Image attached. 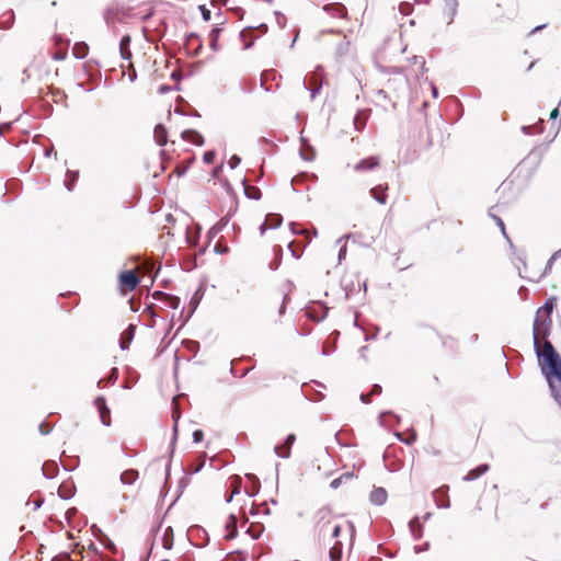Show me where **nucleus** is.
Instances as JSON below:
<instances>
[{
	"label": "nucleus",
	"mask_w": 561,
	"mask_h": 561,
	"mask_svg": "<svg viewBox=\"0 0 561 561\" xmlns=\"http://www.w3.org/2000/svg\"><path fill=\"white\" fill-rule=\"evenodd\" d=\"M381 391H382L381 386H379V385H374V386H373V389H371V391H370V394H371V396H373V394H380V393H381Z\"/></svg>",
	"instance_id": "53"
},
{
	"label": "nucleus",
	"mask_w": 561,
	"mask_h": 561,
	"mask_svg": "<svg viewBox=\"0 0 561 561\" xmlns=\"http://www.w3.org/2000/svg\"><path fill=\"white\" fill-rule=\"evenodd\" d=\"M340 533H341V527L340 525H334L332 527V530H331V534H330V537L331 538H337L340 536Z\"/></svg>",
	"instance_id": "48"
},
{
	"label": "nucleus",
	"mask_w": 561,
	"mask_h": 561,
	"mask_svg": "<svg viewBox=\"0 0 561 561\" xmlns=\"http://www.w3.org/2000/svg\"><path fill=\"white\" fill-rule=\"evenodd\" d=\"M173 419H174V432H176V430H178L176 422L180 419L179 412L173 413Z\"/></svg>",
	"instance_id": "59"
},
{
	"label": "nucleus",
	"mask_w": 561,
	"mask_h": 561,
	"mask_svg": "<svg viewBox=\"0 0 561 561\" xmlns=\"http://www.w3.org/2000/svg\"><path fill=\"white\" fill-rule=\"evenodd\" d=\"M321 70H322V68L318 67L317 70L314 71L313 77L311 78L312 88H309L307 85L306 81L302 82V85H304L305 90H311V99H313L316 96V94L321 89V82H320V71Z\"/></svg>",
	"instance_id": "9"
},
{
	"label": "nucleus",
	"mask_w": 561,
	"mask_h": 561,
	"mask_svg": "<svg viewBox=\"0 0 561 561\" xmlns=\"http://www.w3.org/2000/svg\"><path fill=\"white\" fill-rule=\"evenodd\" d=\"M69 560H70V556L68 553L57 556L51 559V561H69Z\"/></svg>",
	"instance_id": "50"
},
{
	"label": "nucleus",
	"mask_w": 561,
	"mask_h": 561,
	"mask_svg": "<svg viewBox=\"0 0 561 561\" xmlns=\"http://www.w3.org/2000/svg\"><path fill=\"white\" fill-rule=\"evenodd\" d=\"M241 162V159L240 157H238L237 154H233L229 161H228V165L231 168V169H236Z\"/></svg>",
	"instance_id": "43"
},
{
	"label": "nucleus",
	"mask_w": 561,
	"mask_h": 561,
	"mask_svg": "<svg viewBox=\"0 0 561 561\" xmlns=\"http://www.w3.org/2000/svg\"><path fill=\"white\" fill-rule=\"evenodd\" d=\"M296 227H297V225H296V224H294V222H291V224H290V229H291V232H293L294 234H298V233H302V232H304V231H299V230H297V229H296Z\"/></svg>",
	"instance_id": "58"
},
{
	"label": "nucleus",
	"mask_w": 561,
	"mask_h": 561,
	"mask_svg": "<svg viewBox=\"0 0 561 561\" xmlns=\"http://www.w3.org/2000/svg\"><path fill=\"white\" fill-rule=\"evenodd\" d=\"M42 504H43V501H42V500H36V501L34 502V510L39 508V507L42 506Z\"/></svg>",
	"instance_id": "61"
},
{
	"label": "nucleus",
	"mask_w": 561,
	"mask_h": 561,
	"mask_svg": "<svg viewBox=\"0 0 561 561\" xmlns=\"http://www.w3.org/2000/svg\"><path fill=\"white\" fill-rule=\"evenodd\" d=\"M431 87H432V94H433V96L437 98L438 96V90H437L436 85L432 84Z\"/></svg>",
	"instance_id": "60"
},
{
	"label": "nucleus",
	"mask_w": 561,
	"mask_h": 561,
	"mask_svg": "<svg viewBox=\"0 0 561 561\" xmlns=\"http://www.w3.org/2000/svg\"><path fill=\"white\" fill-rule=\"evenodd\" d=\"M296 440V436L294 434H289L285 440V444L283 447L275 446L274 450L277 454V456L282 458H288L290 456V448Z\"/></svg>",
	"instance_id": "7"
},
{
	"label": "nucleus",
	"mask_w": 561,
	"mask_h": 561,
	"mask_svg": "<svg viewBox=\"0 0 561 561\" xmlns=\"http://www.w3.org/2000/svg\"><path fill=\"white\" fill-rule=\"evenodd\" d=\"M397 436L400 440L404 442L408 445L413 444L416 439V434L414 432H412L408 438H402L401 434H399V433L397 434Z\"/></svg>",
	"instance_id": "42"
},
{
	"label": "nucleus",
	"mask_w": 561,
	"mask_h": 561,
	"mask_svg": "<svg viewBox=\"0 0 561 561\" xmlns=\"http://www.w3.org/2000/svg\"><path fill=\"white\" fill-rule=\"evenodd\" d=\"M161 296V298L163 299V304L167 306V307H170L172 309H176L179 308L180 306V298L176 297V296H172V295H169V294H164V293H156V297L157 296Z\"/></svg>",
	"instance_id": "21"
},
{
	"label": "nucleus",
	"mask_w": 561,
	"mask_h": 561,
	"mask_svg": "<svg viewBox=\"0 0 561 561\" xmlns=\"http://www.w3.org/2000/svg\"><path fill=\"white\" fill-rule=\"evenodd\" d=\"M388 190V184L386 185H378L376 187H373L369 193L379 204H386L387 203V194L386 191Z\"/></svg>",
	"instance_id": "12"
},
{
	"label": "nucleus",
	"mask_w": 561,
	"mask_h": 561,
	"mask_svg": "<svg viewBox=\"0 0 561 561\" xmlns=\"http://www.w3.org/2000/svg\"><path fill=\"white\" fill-rule=\"evenodd\" d=\"M215 157H216L215 151H206V152L204 153L203 159H204V161H205L206 163H211V162L214 161Z\"/></svg>",
	"instance_id": "45"
},
{
	"label": "nucleus",
	"mask_w": 561,
	"mask_h": 561,
	"mask_svg": "<svg viewBox=\"0 0 561 561\" xmlns=\"http://www.w3.org/2000/svg\"><path fill=\"white\" fill-rule=\"evenodd\" d=\"M138 479V471L135 469L125 470L121 474V481L123 484H133Z\"/></svg>",
	"instance_id": "23"
},
{
	"label": "nucleus",
	"mask_w": 561,
	"mask_h": 561,
	"mask_svg": "<svg viewBox=\"0 0 561 561\" xmlns=\"http://www.w3.org/2000/svg\"><path fill=\"white\" fill-rule=\"evenodd\" d=\"M215 251L219 254L227 253L229 251L228 247H220L219 244L215 245Z\"/></svg>",
	"instance_id": "51"
},
{
	"label": "nucleus",
	"mask_w": 561,
	"mask_h": 561,
	"mask_svg": "<svg viewBox=\"0 0 561 561\" xmlns=\"http://www.w3.org/2000/svg\"><path fill=\"white\" fill-rule=\"evenodd\" d=\"M118 282L119 285L127 290H134L138 286L140 279L135 272L124 271L119 273Z\"/></svg>",
	"instance_id": "3"
},
{
	"label": "nucleus",
	"mask_w": 561,
	"mask_h": 561,
	"mask_svg": "<svg viewBox=\"0 0 561 561\" xmlns=\"http://www.w3.org/2000/svg\"><path fill=\"white\" fill-rule=\"evenodd\" d=\"M255 27H249V28H245L243 30L241 33H240V36L241 38L245 39L248 34L251 33L252 30H254ZM261 33H266L267 32V25L262 23L260 24L257 27H256Z\"/></svg>",
	"instance_id": "34"
},
{
	"label": "nucleus",
	"mask_w": 561,
	"mask_h": 561,
	"mask_svg": "<svg viewBox=\"0 0 561 561\" xmlns=\"http://www.w3.org/2000/svg\"><path fill=\"white\" fill-rule=\"evenodd\" d=\"M283 217L278 214H268L265 221L261 225V233H264L267 228H277L282 225Z\"/></svg>",
	"instance_id": "8"
},
{
	"label": "nucleus",
	"mask_w": 561,
	"mask_h": 561,
	"mask_svg": "<svg viewBox=\"0 0 561 561\" xmlns=\"http://www.w3.org/2000/svg\"><path fill=\"white\" fill-rule=\"evenodd\" d=\"M135 330H136V327L134 324H129V327L122 333V335H121L122 350L128 348L129 344L133 341Z\"/></svg>",
	"instance_id": "16"
},
{
	"label": "nucleus",
	"mask_w": 561,
	"mask_h": 561,
	"mask_svg": "<svg viewBox=\"0 0 561 561\" xmlns=\"http://www.w3.org/2000/svg\"><path fill=\"white\" fill-rule=\"evenodd\" d=\"M201 13L203 15L204 21L210 20V10H208L205 5H199Z\"/></svg>",
	"instance_id": "46"
},
{
	"label": "nucleus",
	"mask_w": 561,
	"mask_h": 561,
	"mask_svg": "<svg viewBox=\"0 0 561 561\" xmlns=\"http://www.w3.org/2000/svg\"><path fill=\"white\" fill-rule=\"evenodd\" d=\"M379 165V160L377 157H369L360 160L358 163L354 165V170L357 172L360 171H369Z\"/></svg>",
	"instance_id": "6"
},
{
	"label": "nucleus",
	"mask_w": 561,
	"mask_h": 561,
	"mask_svg": "<svg viewBox=\"0 0 561 561\" xmlns=\"http://www.w3.org/2000/svg\"><path fill=\"white\" fill-rule=\"evenodd\" d=\"M226 527L227 529H237V517L234 515L229 516Z\"/></svg>",
	"instance_id": "44"
},
{
	"label": "nucleus",
	"mask_w": 561,
	"mask_h": 561,
	"mask_svg": "<svg viewBox=\"0 0 561 561\" xmlns=\"http://www.w3.org/2000/svg\"><path fill=\"white\" fill-rule=\"evenodd\" d=\"M42 471L47 479H53L58 472V465L56 461H46L42 467Z\"/></svg>",
	"instance_id": "19"
},
{
	"label": "nucleus",
	"mask_w": 561,
	"mask_h": 561,
	"mask_svg": "<svg viewBox=\"0 0 561 561\" xmlns=\"http://www.w3.org/2000/svg\"><path fill=\"white\" fill-rule=\"evenodd\" d=\"M39 432L43 434V435H46L50 432L49 428H45V424H41L39 425Z\"/></svg>",
	"instance_id": "57"
},
{
	"label": "nucleus",
	"mask_w": 561,
	"mask_h": 561,
	"mask_svg": "<svg viewBox=\"0 0 561 561\" xmlns=\"http://www.w3.org/2000/svg\"><path fill=\"white\" fill-rule=\"evenodd\" d=\"M220 32H221V28L219 26H215L210 32H209V45H210V48L215 51H217L219 49V46H218V38H219V35H220Z\"/></svg>",
	"instance_id": "24"
},
{
	"label": "nucleus",
	"mask_w": 561,
	"mask_h": 561,
	"mask_svg": "<svg viewBox=\"0 0 561 561\" xmlns=\"http://www.w3.org/2000/svg\"><path fill=\"white\" fill-rule=\"evenodd\" d=\"M348 49H350V42L343 41L342 43H340L336 46V54H337V56L343 57L348 53Z\"/></svg>",
	"instance_id": "33"
},
{
	"label": "nucleus",
	"mask_w": 561,
	"mask_h": 561,
	"mask_svg": "<svg viewBox=\"0 0 561 561\" xmlns=\"http://www.w3.org/2000/svg\"><path fill=\"white\" fill-rule=\"evenodd\" d=\"M162 546L168 550L173 547V529L170 526L167 527L163 531Z\"/></svg>",
	"instance_id": "26"
},
{
	"label": "nucleus",
	"mask_w": 561,
	"mask_h": 561,
	"mask_svg": "<svg viewBox=\"0 0 561 561\" xmlns=\"http://www.w3.org/2000/svg\"><path fill=\"white\" fill-rule=\"evenodd\" d=\"M547 327L537 319L534 322V346L539 365L546 377L554 400L561 405V357L550 341L545 339L541 345L540 336L546 337Z\"/></svg>",
	"instance_id": "1"
},
{
	"label": "nucleus",
	"mask_w": 561,
	"mask_h": 561,
	"mask_svg": "<svg viewBox=\"0 0 561 561\" xmlns=\"http://www.w3.org/2000/svg\"><path fill=\"white\" fill-rule=\"evenodd\" d=\"M116 375H117V373H116V368H115V369H113V373H112V376L110 378V381H115Z\"/></svg>",
	"instance_id": "64"
},
{
	"label": "nucleus",
	"mask_w": 561,
	"mask_h": 561,
	"mask_svg": "<svg viewBox=\"0 0 561 561\" xmlns=\"http://www.w3.org/2000/svg\"><path fill=\"white\" fill-rule=\"evenodd\" d=\"M352 477H353L352 473H345V474H343V476L332 480L331 483H330V486L332 489H337L341 485L343 479H350Z\"/></svg>",
	"instance_id": "40"
},
{
	"label": "nucleus",
	"mask_w": 561,
	"mask_h": 561,
	"mask_svg": "<svg viewBox=\"0 0 561 561\" xmlns=\"http://www.w3.org/2000/svg\"><path fill=\"white\" fill-rule=\"evenodd\" d=\"M300 156L304 160L312 161L316 157V151L306 138L301 137Z\"/></svg>",
	"instance_id": "11"
},
{
	"label": "nucleus",
	"mask_w": 561,
	"mask_h": 561,
	"mask_svg": "<svg viewBox=\"0 0 561 561\" xmlns=\"http://www.w3.org/2000/svg\"><path fill=\"white\" fill-rule=\"evenodd\" d=\"M387 415H391V416L396 417L397 421H399V416L392 414L391 412H385V413L380 414V421L383 422V417Z\"/></svg>",
	"instance_id": "56"
},
{
	"label": "nucleus",
	"mask_w": 561,
	"mask_h": 561,
	"mask_svg": "<svg viewBox=\"0 0 561 561\" xmlns=\"http://www.w3.org/2000/svg\"><path fill=\"white\" fill-rule=\"evenodd\" d=\"M409 527L414 539L417 540L422 537V528L417 516L410 520Z\"/></svg>",
	"instance_id": "25"
},
{
	"label": "nucleus",
	"mask_w": 561,
	"mask_h": 561,
	"mask_svg": "<svg viewBox=\"0 0 561 561\" xmlns=\"http://www.w3.org/2000/svg\"><path fill=\"white\" fill-rule=\"evenodd\" d=\"M370 502L376 505H382L387 501V491L383 488H376L370 492Z\"/></svg>",
	"instance_id": "13"
},
{
	"label": "nucleus",
	"mask_w": 561,
	"mask_h": 561,
	"mask_svg": "<svg viewBox=\"0 0 561 561\" xmlns=\"http://www.w3.org/2000/svg\"><path fill=\"white\" fill-rule=\"evenodd\" d=\"M447 486H440L433 492V497L438 507L447 508L449 507V497L447 494Z\"/></svg>",
	"instance_id": "5"
},
{
	"label": "nucleus",
	"mask_w": 561,
	"mask_h": 561,
	"mask_svg": "<svg viewBox=\"0 0 561 561\" xmlns=\"http://www.w3.org/2000/svg\"><path fill=\"white\" fill-rule=\"evenodd\" d=\"M489 465L482 463L478 466L477 468L470 470L465 477V481H473L478 479L480 476L484 474L489 470Z\"/></svg>",
	"instance_id": "18"
},
{
	"label": "nucleus",
	"mask_w": 561,
	"mask_h": 561,
	"mask_svg": "<svg viewBox=\"0 0 561 561\" xmlns=\"http://www.w3.org/2000/svg\"><path fill=\"white\" fill-rule=\"evenodd\" d=\"M228 530H229V533L226 535L227 540H231L237 537V534H238L237 529H228Z\"/></svg>",
	"instance_id": "52"
},
{
	"label": "nucleus",
	"mask_w": 561,
	"mask_h": 561,
	"mask_svg": "<svg viewBox=\"0 0 561 561\" xmlns=\"http://www.w3.org/2000/svg\"><path fill=\"white\" fill-rule=\"evenodd\" d=\"M263 529H264V527L261 524L251 525L247 529V533L251 536L252 539H257L262 535Z\"/></svg>",
	"instance_id": "31"
},
{
	"label": "nucleus",
	"mask_w": 561,
	"mask_h": 561,
	"mask_svg": "<svg viewBox=\"0 0 561 561\" xmlns=\"http://www.w3.org/2000/svg\"><path fill=\"white\" fill-rule=\"evenodd\" d=\"M154 139L159 146H164L168 140V133L162 124H158L154 127Z\"/></svg>",
	"instance_id": "20"
},
{
	"label": "nucleus",
	"mask_w": 561,
	"mask_h": 561,
	"mask_svg": "<svg viewBox=\"0 0 561 561\" xmlns=\"http://www.w3.org/2000/svg\"><path fill=\"white\" fill-rule=\"evenodd\" d=\"M94 404H95L96 409L99 410L102 424L105 426H110L111 425L110 409L106 405L104 397L95 398Z\"/></svg>",
	"instance_id": "4"
},
{
	"label": "nucleus",
	"mask_w": 561,
	"mask_h": 561,
	"mask_svg": "<svg viewBox=\"0 0 561 561\" xmlns=\"http://www.w3.org/2000/svg\"><path fill=\"white\" fill-rule=\"evenodd\" d=\"M552 308H553V302L548 300L546 302V305L543 306V308H541L537 311L535 321L538 319L539 322L545 321V324H547V319L550 321V313L552 312ZM546 327L548 328V325H546Z\"/></svg>",
	"instance_id": "15"
},
{
	"label": "nucleus",
	"mask_w": 561,
	"mask_h": 561,
	"mask_svg": "<svg viewBox=\"0 0 561 561\" xmlns=\"http://www.w3.org/2000/svg\"><path fill=\"white\" fill-rule=\"evenodd\" d=\"M332 514L328 507L320 508L316 515V529L320 537H325L329 533V525L331 523Z\"/></svg>",
	"instance_id": "2"
},
{
	"label": "nucleus",
	"mask_w": 561,
	"mask_h": 561,
	"mask_svg": "<svg viewBox=\"0 0 561 561\" xmlns=\"http://www.w3.org/2000/svg\"><path fill=\"white\" fill-rule=\"evenodd\" d=\"M67 180L65 181V186L68 191H72V187L78 180L79 173L78 171H67Z\"/></svg>",
	"instance_id": "27"
},
{
	"label": "nucleus",
	"mask_w": 561,
	"mask_h": 561,
	"mask_svg": "<svg viewBox=\"0 0 561 561\" xmlns=\"http://www.w3.org/2000/svg\"><path fill=\"white\" fill-rule=\"evenodd\" d=\"M54 41L56 45H60L61 43H64V38L61 35H54Z\"/></svg>",
	"instance_id": "55"
},
{
	"label": "nucleus",
	"mask_w": 561,
	"mask_h": 561,
	"mask_svg": "<svg viewBox=\"0 0 561 561\" xmlns=\"http://www.w3.org/2000/svg\"><path fill=\"white\" fill-rule=\"evenodd\" d=\"M89 46L84 42H78L72 47V54L76 58L82 59L88 55Z\"/></svg>",
	"instance_id": "22"
},
{
	"label": "nucleus",
	"mask_w": 561,
	"mask_h": 561,
	"mask_svg": "<svg viewBox=\"0 0 561 561\" xmlns=\"http://www.w3.org/2000/svg\"><path fill=\"white\" fill-rule=\"evenodd\" d=\"M247 478H248L249 480H251V481L253 482V484H254V485H253V491H252L251 493H248L250 496H253V495H255V494L259 492L260 481H259V479H257L254 474H252V473H248V474H247Z\"/></svg>",
	"instance_id": "38"
},
{
	"label": "nucleus",
	"mask_w": 561,
	"mask_h": 561,
	"mask_svg": "<svg viewBox=\"0 0 561 561\" xmlns=\"http://www.w3.org/2000/svg\"><path fill=\"white\" fill-rule=\"evenodd\" d=\"M346 256V243H343L339 251V262H342Z\"/></svg>",
	"instance_id": "49"
},
{
	"label": "nucleus",
	"mask_w": 561,
	"mask_h": 561,
	"mask_svg": "<svg viewBox=\"0 0 561 561\" xmlns=\"http://www.w3.org/2000/svg\"><path fill=\"white\" fill-rule=\"evenodd\" d=\"M545 26H546L545 24H543V25H538V26H536V27L530 32V34H535L536 32H538V31L542 30Z\"/></svg>",
	"instance_id": "63"
},
{
	"label": "nucleus",
	"mask_w": 561,
	"mask_h": 561,
	"mask_svg": "<svg viewBox=\"0 0 561 561\" xmlns=\"http://www.w3.org/2000/svg\"><path fill=\"white\" fill-rule=\"evenodd\" d=\"M369 110H360L356 113L354 117V127L356 130L362 131L366 125V122L369 117Z\"/></svg>",
	"instance_id": "14"
},
{
	"label": "nucleus",
	"mask_w": 561,
	"mask_h": 561,
	"mask_svg": "<svg viewBox=\"0 0 561 561\" xmlns=\"http://www.w3.org/2000/svg\"><path fill=\"white\" fill-rule=\"evenodd\" d=\"M561 256V249L559 251H557L547 262V265H546V268L543 271V275H547L551 268H552V265H553V262Z\"/></svg>",
	"instance_id": "36"
},
{
	"label": "nucleus",
	"mask_w": 561,
	"mask_h": 561,
	"mask_svg": "<svg viewBox=\"0 0 561 561\" xmlns=\"http://www.w3.org/2000/svg\"><path fill=\"white\" fill-rule=\"evenodd\" d=\"M197 38H198V36H197L196 34L192 33V34H190V35L187 36V39H186V41H187V43H190L191 41H193V39H197Z\"/></svg>",
	"instance_id": "62"
},
{
	"label": "nucleus",
	"mask_w": 561,
	"mask_h": 561,
	"mask_svg": "<svg viewBox=\"0 0 561 561\" xmlns=\"http://www.w3.org/2000/svg\"><path fill=\"white\" fill-rule=\"evenodd\" d=\"M542 122H539V125H528V126H523L522 127V131L525 134V135H533L535 133H542L543 130V127H542Z\"/></svg>",
	"instance_id": "30"
},
{
	"label": "nucleus",
	"mask_w": 561,
	"mask_h": 561,
	"mask_svg": "<svg viewBox=\"0 0 561 561\" xmlns=\"http://www.w3.org/2000/svg\"><path fill=\"white\" fill-rule=\"evenodd\" d=\"M561 256V249L559 251H557L547 262V265H546V268L543 271V275H547L551 268H552V265H553V262Z\"/></svg>",
	"instance_id": "37"
},
{
	"label": "nucleus",
	"mask_w": 561,
	"mask_h": 561,
	"mask_svg": "<svg viewBox=\"0 0 561 561\" xmlns=\"http://www.w3.org/2000/svg\"><path fill=\"white\" fill-rule=\"evenodd\" d=\"M203 437H204L203 431L196 430L193 432L194 443H201L203 440Z\"/></svg>",
	"instance_id": "47"
},
{
	"label": "nucleus",
	"mask_w": 561,
	"mask_h": 561,
	"mask_svg": "<svg viewBox=\"0 0 561 561\" xmlns=\"http://www.w3.org/2000/svg\"><path fill=\"white\" fill-rule=\"evenodd\" d=\"M370 396H371L370 393H363V394H360V401L363 403H369L370 402Z\"/></svg>",
	"instance_id": "54"
},
{
	"label": "nucleus",
	"mask_w": 561,
	"mask_h": 561,
	"mask_svg": "<svg viewBox=\"0 0 561 561\" xmlns=\"http://www.w3.org/2000/svg\"><path fill=\"white\" fill-rule=\"evenodd\" d=\"M489 215L495 220V222L500 227L503 236L507 238L503 220L500 217H497L496 215L492 214L491 210H490Z\"/></svg>",
	"instance_id": "41"
},
{
	"label": "nucleus",
	"mask_w": 561,
	"mask_h": 561,
	"mask_svg": "<svg viewBox=\"0 0 561 561\" xmlns=\"http://www.w3.org/2000/svg\"><path fill=\"white\" fill-rule=\"evenodd\" d=\"M342 558V543L336 542L330 550L331 561H341Z\"/></svg>",
	"instance_id": "29"
},
{
	"label": "nucleus",
	"mask_w": 561,
	"mask_h": 561,
	"mask_svg": "<svg viewBox=\"0 0 561 561\" xmlns=\"http://www.w3.org/2000/svg\"><path fill=\"white\" fill-rule=\"evenodd\" d=\"M241 490V480L240 478L234 479V486L232 493L227 497V502L230 503L236 494H239Z\"/></svg>",
	"instance_id": "39"
},
{
	"label": "nucleus",
	"mask_w": 561,
	"mask_h": 561,
	"mask_svg": "<svg viewBox=\"0 0 561 561\" xmlns=\"http://www.w3.org/2000/svg\"><path fill=\"white\" fill-rule=\"evenodd\" d=\"M98 531L100 533V536H98V538H99V540L102 542V545H103L106 549H108V550H111V551L115 552V551H116V546H115V543H114V542H113V541H112V540H111V539H110L105 534H103L100 529H99Z\"/></svg>",
	"instance_id": "28"
},
{
	"label": "nucleus",
	"mask_w": 561,
	"mask_h": 561,
	"mask_svg": "<svg viewBox=\"0 0 561 561\" xmlns=\"http://www.w3.org/2000/svg\"><path fill=\"white\" fill-rule=\"evenodd\" d=\"M245 195L253 199H260L261 197V191L256 187H248L244 188Z\"/></svg>",
	"instance_id": "35"
},
{
	"label": "nucleus",
	"mask_w": 561,
	"mask_h": 561,
	"mask_svg": "<svg viewBox=\"0 0 561 561\" xmlns=\"http://www.w3.org/2000/svg\"><path fill=\"white\" fill-rule=\"evenodd\" d=\"M274 251H275V256L276 257H275L274 263L270 264V268L271 270H277L279 264H280V261H282V253H283L282 247H279V245L275 247Z\"/></svg>",
	"instance_id": "32"
},
{
	"label": "nucleus",
	"mask_w": 561,
	"mask_h": 561,
	"mask_svg": "<svg viewBox=\"0 0 561 561\" xmlns=\"http://www.w3.org/2000/svg\"><path fill=\"white\" fill-rule=\"evenodd\" d=\"M130 36L124 35L119 42V53L123 59L130 60L131 51L129 49Z\"/></svg>",
	"instance_id": "17"
},
{
	"label": "nucleus",
	"mask_w": 561,
	"mask_h": 561,
	"mask_svg": "<svg viewBox=\"0 0 561 561\" xmlns=\"http://www.w3.org/2000/svg\"><path fill=\"white\" fill-rule=\"evenodd\" d=\"M182 139L194 144L195 146H202L204 144V137L196 130L186 129L181 134Z\"/></svg>",
	"instance_id": "10"
}]
</instances>
